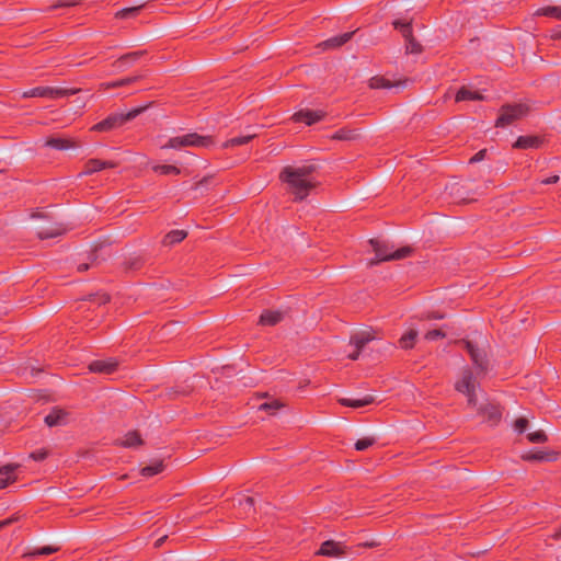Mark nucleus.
Returning a JSON list of instances; mask_svg holds the SVG:
<instances>
[{
  "label": "nucleus",
  "mask_w": 561,
  "mask_h": 561,
  "mask_svg": "<svg viewBox=\"0 0 561 561\" xmlns=\"http://www.w3.org/2000/svg\"><path fill=\"white\" fill-rule=\"evenodd\" d=\"M89 300L95 301L98 305H105L110 301V296L107 294L91 295Z\"/></svg>",
  "instance_id": "obj_46"
},
{
  "label": "nucleus",
  "mask_w": 561,
  "mask_h": 561,
  "mask_svg": "<svg viewBox=\"0 0 561 561\" xmlns=\"http://www.w3.org/2000/svg\"><path fill=\"white\" fill-rule=\"evenodd\" d=\"M485 154H486V149H481L473 157L470 158L469 162L470 163L480 162L485 158Z\"/></svg>",
  "instance_id": "obj_48"
},
{
  "label": "nucleus",
  "mask_w": 561,
  "mask_h": 561,
  "mask_svg": "<svg viewBox=\"0 0 561 561\" xmlns=\"http://www.w3.org/2000/svg\"><path fill=\"white\" fill-rule=\"evenodd\" d=\"M417 331L416 330H409L407 333H404L398 341L399 346L402 350H411L414 347L416 339H417Z\"/></svg>",
  "instance_id": "obj_27"
},
{
  "label": "nucleus",
  "mask_w": 561,
  "mask_h": 561,
  "mask_svg": "<svg viewBox=\"0 0 561 561\" xmlns=\"http://www.w3.org/2000/svg\"><path fill=\"white\" fill-rule=\"evenodd\" d=\"M241 505H247L249 507H252L254 505V499L251 496H245L243 501L240 502Z\"/></svg>",
  "instance_id": "obj_51"
},
{
  "label": "nucleus",
  "mask_w": 561,
  "mask_h": 561,
  "mask_svg": "<svg viewBox=\"0 0 561 561\" xmlns=\"http://www.w3.org/2000/svg\"><path fill=\"white\" fill-rule=\"evenodd\" d=\"M213 142L214 141L210 136H201L196 133H190L183 136L170 138L162 148L180 149L183 147H209Z\"/></svg>",
  "instance_id": "obj_4"
},
{
  "label": "nucleus",
  "mask_w": 561,
  "mask_h": 561,
  "mask_svg": "<svg viewBox=\"0 0 561 561\" xmlns=\"http://www.w3.org/2000/svg\"><path fill=\"white\" fill-rule=\"evenodd\" d=\"M347 553V547L334 540H327L321 543L320 549L316 552L317 556L323 557H340Z\"/></svg>",
  "instance_id": "obj_10"
},
{
  "label": "nucleus",
  "mask_w": 561,
  "mask_h": 561,
  "mask_svg": "<svg viewBox=\"0 0 561 561\" xmlns=\"http://www.w3.org/2000/svg\"><path fill=\"white\" fill-rule=\"evenodd\" d=\"M360 354V351L356 350L348 354V358L352 360H356Z\"/></svg>",
  "instance_id": "obj_53"
},
{
  "label": "nucleus",
  "mask_w": 561,
  "mask_h": 561,
  "mask_svg": "<svg viewBox=\"0 0 561 561\" xmlns=\"http://www.w3.org/2000/svg\"><path fill=\"white\" fill-rule=\"evenodd\" d=\"M529 112V106L523 103L504 104L500 108V115L495 122V127H506L514 122L523 118Z\"/></svg>",
  "instance_id": "obj_5"
},
{
  "label": "nucleus",
  "mask_w": 561,
  "mask_h": 561,
  "mask_svg": "<svg viewBox=\"0 0 561 561\" xmlns=\"http://www.w3.org/2000/svg\"><path fill=\"white\" fill-rule=\"evenodd\" d=\"M322 111L301 110L293 115V119L297 123H305L310 126L324 117Z\"/></svg>",
  "instance_id": "obj_13"
},
{
  "label": "nucleus",
  "mask_w": 561,
  "mask_h": 561,
  "mask_svg": "<svg viewBox=\"0 0 561 561\" xmlns=\"http://www.w3.org/2000/svg\"><path fill=\"white\" fill-rule=\"evenodd\" d=\"M528 426V420L526 417H518L514 422V427L518 433H524Z\"/></svg>",
  "instance_id": "obj_45"
},
{
  "label": "nucleus",
  "mask_w": 561,
  "mask_h": 561,
  "mask_svg": "<svg viewBox=\"0 0 561 561\" xmlns=\"http://www.w3.org/2000/svg\"><path fill=\"white\" fill-rule=\"evenodd\" d=\"M152 171L159 174L169 175V174H180L181 170L171 164H156L152 167Z\"/></svg>",
  "instance_id": "obj_35"
},
{
  "label": "nucleus",
  "mask_w": 561,
  "mask_h": 561,
  "mask_svg": "<svg viewBox=\"0 0 561 561\" xmlns=\"http://www.w3.org/2000/svg\"><path fill=\"white\" fill-rule=\"evenodd\" d=\"M150 105H151V103H148L144 106L133 108L125 114H123V113L111 114L103 121L94 124L91 127V130L98 131V133H107L113 129H116V128L123 126L125 123L136 118L139 114L145 112Z\"/></svg>",
  "instance_id": "obj_2"
},
{
  "label": "nucleus",
  "mask_w": 561,
  "mask_h": 561,
  "mask_svg": "<svg viewBox=\"0 0 561 561\" xmlns=\"http://www.w3.org/2000/svg\"><path fill=\"white\" fill-rule=\"evenodd\" d=\"M283 320V313L277 310H264L259 319L261 325H276Z\"/></svg>",
  "instance_id": "obj_21"
},
{
  "label": "nucleus",
  "mask_w": 561,
  "mask_h": 561,
  "mask_svg": "<svg viewBox=\"0 0 561 561\" xmlns=\"http://www.w3.org/2000/svg\"><path fill=\"white\" fill-rule=\"evenodd\" d=\"M558 453L553 450H530L522 455L525 461H556Z\"/></svg>",
  "instance_id": "obj_14"
},
{
  "label": "nucleus",
  "mask_w": 561,
  "mask_h": 561,
  "mask_svg": "<svg viewBox=\"0 0 561 561\" xmlns=\"http://www.w3.org/2000/svg\"><path fill=\"white\" fill-rule=\"evenodd\" d=\"M373 340V336L368 332H359L351 336V344L355 346L356 350L360 351L365 347V345Z\"/></svg>",
  "instance_id": "obj_28"
},
{
  "label": "nucleus",
  "mask_w": 561,
  "mask_h": 561,
  "mask_svg": "<svg viewBox=\"0 0 561 561\" xmlns=\"http://www.w3.org/2000/svg\"><path fill=\"white\" fill-rule=\"evenodd\" d=\"M479 386L471 369L461 371V377L455 383V389L467 397L468 404L476 407L478 402L476 389Z\"/></svg>",
  "instance_id": "obj_6"
},
{
  "label": "nucleus",
  "mask_w": 561,
  "mask_h": 561,
  "mask_svg": "<svg viewBox=\"0 0 561 561\" xmlns=\"http://www.w3.org/2000/svg\"><path fill=\"white\" fill-rule=\"evenodd\" d=\"M405 42H407V53H409V54H420V53H422V46L414 38L413 35L410 38H405Z\"/></svg>",
  "instance_id": "obj_41"
},
{
  "label": "nucleus",
  "mask_w": 561,
  "mask_h": 561,
  "mask_svg": "<svg viewBox=\"0 0 561 561\" xmlns=\"http://www.w3.org/2000/svg\"><path fill=\"white\" fill-rule=\"evenodd\" d=\"M392 25L396 30H398L402 36L405 38L412 37L413 30H412V23L411 22H402L400 20H394L392 22Z\"/></svg>",
  "instance_id": "obj_33"
},
{
  "label": "nucleus",
  "mask_w": 561,
  "mask_h": 561,
  "mask_svg": "<svg viewBox=\"0 0 561 561\" xmlns=\"http://www.w3.org/2000/svg\"><path fill=\"white\" fill-rule=\"evenodd\" d=\"M118 363L114 359H96L89 364V370L95 374L111 375L116 371Z\"/></svg>",
  "instance_id": "obj_12"
},
{
  "label": "nucleus",
  "mask_w": 561,
  "mask_h": 561,
  "mask_svg": "<svg viewBox=\"0 0 561 561\" xmlns=\"http://www.w3.org/2000/svg\"><path fill=\"white\" fill-rule=\"evenodd\" d=\"M142 439H141V436L139 434V432L137 431H131V432H128L125 437H124V440L122 442V446L124 447H136V446H140L142 445Z\"/></svg>",
  "instance_id": "obj_31"
},
{
  "label": "nucleus",
  "mask_w": 561,
  "mask_h": 561,
  "mask_svg": "<svg viewBox=\"0 0 561 561\" xmlns=\"http://www.w3.org/2000/svg\"><path fill=\"white\" fill-rule=\"evenodd\" d=\"M314 171V165L285 167L279 174V180L288 185L289 192L297 201H302L316 187V182L311 179Z\"/></svg>",
  "instance_id": "obj_1"
},
{
  "label": "nucleus",
  "mask_w": 561,
  "mask_h": 561,
  "mask_svg": "<svg viewBox=\"0 0 561 561\" xmlns=\"http://www.w3.org/2000/svg\"><path fill=\"white\" fill-rule=\"evenodd\" d=\"M187 237V232L185 230H171L170 232H168L163 240H162V244L163 245H173V244H176V243H180L181 241H183L185 238Z\"/></svg>",
  "instance_id": "obj_25"
},
{
  "label": "nucleus",
  "mask_w": 561,
  "mask_h": 561,
  "mask_svg": "<svg viewBox=\"0 0 561 561\" xmlns=\"http://www.w3.org/2000/svg\"><path fill=\"white\" fill-rule=\"evenodd\" d=\"M48 456V451L46 449H37L33 453H31L30 457L34 459L35 461H42L46 459Z\"/></svg>",
  "instance_id": "obj_47"
},
{
  "label": "nucleus",
  "mask_w": 561,
  "mask_h": 561,
  "mask_svg": "<svg viewBox=\"0 0 561 561\" xmlns=\"http://www.w3.org/2000/svg\"><path fill=\"white\" fill-rule=\"evenodd\" d=\"M354 35V32H347L337 36H333L319 44L323 49L337 48L346 44Z\"/></svg>",
  "instance_id": "obj_15"
},
{
  "label": "nucleus",
  "mask_w": 561,
  "mask_h": 561,
  "mask_svg": "<svg viewBox=\"0 0 561 561\" xmlns=\"http://www.w3.org/2000/svg\"><path fill=\"white\" fill-rule=\"evenodd\" d=\"M253 135L234 137L226 141L225 147H236L249 144L253 139Z\"/></svg>",
  "instance_id": "obj_39"
},
{
  "label": "nucleus",
  "mask_w": 561,
  "mask_h": 561,
  "mask_svg": "<svg viewBox=\"0 0 561 561\" xmlns=\"http://www.w3.org/2000/svg\"><path fill=\"white\" fill-rule=\"evenodd\" d=\"M551 38L561 41V26H558L554 30H552Z\"/></svg>",
  "instance_id": "obj_50"
},
{
  "label": "nucleus",
  "mask_w": 561,
  "mask_h": 561,
  "mask_svg": "<svg viewBox=\"0 0 561 561\" xmlns=\"http://www.w3.org/2000/svg\"><path fill=\"white\" fill-rule=\"evenodd\" d=\"M45 146L56 150H67L76 147V144L67 138L50 137L46 139Z\"/></svg>",
  "instance_id": "obj_24"
},
{
  "label": "nucleus",
  "mask_w": 561,
  "mask_h": 561,
  "mask_svg": "<svg viewBox=\"0 0 561 561\" xmlns=\"http://www.w3.org/2000/svg\"><path fill=\"white\" fill-rule=\"evenodd\" d=\"M391 87H393V84L381 76H375L369 79V88L371 89H389Z\"/></svg>",
  "instance_id": "obj_36"
},
{
  "label": "nucleus",
  "mask_w": 561,
  "mask_h": 561,
  "mask_svg": "<svg viewBox=\"0 0 561 561\" xmlns=\"http://www.w3.org/2000/svg\"><path fill=\"white\" fill-rule=\"evenodd\" d=\"M458 344L462 345L465 350L468 352L473 365L480 369L481 371H485L488 368V359L485 352L477 347L471 341L469 340H460L457 342Z\"/></svg>",
  "instance_id": "obj_9"
},
{
  "label": "nucleus",
  "mask_w": 561,
  "mask_h": 561,
  "mask_svg": "<svg viewBox=\"0 0 561 561\" xmlns=\"http://www.w3.org/2000/svg\"><path fill=\"white\" fill-rule=\"evenodd\" d=\"M67 416L68 413L65 410L55 408L45 416L44 422L47 426L53 427L61 424Z\"/></svg>",
  "instance_id": "obj_22"
},
{
  "label": "nucleus",
  "mask_w": 561,
  "mask_h": 561,
  "mask_svg": "<svg viewBox=\"0 0 561 561\" xmlns=\"http://www.w3.org/2000/svg\"><path fill=\"white\" fill-rule=\"evenodd\" d=\"M445 336H446V334L442 330L435 329V330H431V331L426 332L424 337L428 341H433V340H437V339H444Z\"/></svg>",
  "instance_id": "obj_44"
},
{
  "label": "nucleus",
  "mask_w": 561,
  "mask_h": 561,
  "mask_svg": "<svg viewBox=\"0 0 561 561\" xmlns=\"http://www.w3.org/2000/svg\"><path fill=\"white\" fill-rule=\"evenodd\" d=\"M483 96L476 91H471L465 87L460 88L456 94V101H473V100H482Z\"/></svg>",
  "instance_id": "obj_29"
},
{
  "label": "nucleus",
  "mask_w": 561,
  "mask_h": 561,
  "mask_svg": "<svg viewBox=\"0 0 561 561\" xmlns=\"http://www.w3.org/2000/svg\"><path fill=\"white\" fill-rule=\"evenodd\" d=\"M369 243L371 244L376 254V257L369 261V266L377 265L385 261L401 260L408 257L412 253V249L410 247H402L393 251L392 247L378 240L371 239Z\"/></svg>",
  "instance_id": "obj_3"
},
{
  "label": "nucleus",
  "mask_w": 561,
  "mask_h": 561,
  "mask_svg": "<svg viewBox=\"0 0 561 561\" xmlns=\"http://www.w3.org/2000/svg\"><path fill=\"white\" fill-rule=\"evenodd\" d=\"M164 468L165 466L162 459L154 460L151 465L142 467L140 473L146 478H150L161 473L164 470Z\"/></svg>",
  "instance_id": "obj_26"
},
{
  "label": "nucleus",
  "mask_w": 561,
  "mask_h": 561,
  "mask_svg": "<svg viewBox=\"0 0 561 561\" xmlns=\"http://www.w3.org/2000/svg\"><path fill=\"white\" fill-rule=\"evenodd\" d=\"M80 92L78 88L65 89V88H53V87H36L24 91L22 93L23 99L28 98H44V99H59L64 96L75 95Z\"/></svg>",
  "instance_id": "obj_7"
},
{
  "label": "nucleus",
  "mask_w": 561,
  "mask_h": 561,
  "mask_svg": "<svg viewBox=\"0 0 561 561\" xmlns=\"http://www.w3.org/2000/svg\"><path fill=\"white\" fill-rule=\"evenodd\" d=\"M285 407V403L278 399H274L270 402H264L259 405V410L266 412L268 415H275L278 410Z\"/></svg>",
  "instance_id": "obj_30"
},
{
  "label": "nucleus",
  "mask_w": 561,
  "mask_h": 561,
  "mask_svg": "<svg viewBox=\"0 0 561 561\" xmlns=\"http://www.w3.org/2000/svg\"><path fill=\"white\" fill-rule=\"evenodd\" d=\"M431 318H433V319H443V318H444V316H443V314H440V313H438V312H433V313H432V316H431Z\"/></svg>",
  "instance_id": "obj_58"
},
{
  "label": "nucleus",
  "mask_w": 561,
  "mask_h": 561,
  "mask_svg": "<svg viewBox=\"0 0 561 561\" xmlns=\"http://www.w3.org/2000/svg\"><path fill=\"white\" fill-rule=\"evenodd\" d=\"M378 546H379V543L376 541H367V542H363L359 545V547H364V548H375Z\"/></svg>",
  "instance_id": "obj_52"
},
{
  "label": "nucleus",
  "mask_w": 561,
  "mask_h": 561,
  "mask_svg": "<svg viewBox=\"0 0 561 561\" xmlns=\"http://www.w3.org/2000/svg\"><path fill=\"white\" fill-rule=\"evenodd\" d=\"M14 519L13 518H7L4 520H1L0 522V529L7 527L8 525H10Z\"/></svg>",
  "instance_id": "obj_55"
},
{
  "label": "nucleus",
  "mask_w": 561,
  "mask_h": 561,
  "mask_svg": "<svg viewBox=\"0 0 561 561\" xmlns=\"http://www.w3.org/2000/svg\"><path fill=\"white\" fill-rule=\"evenodd\" d=\"M376 443L374 437H363L355 443V449L358 451L366 450Z\"/></svg>",
  "instance_id": "obj_42"
},
{
  "label": "nucleus",
  "mask_w": 561,
  "mask_h": 561,
  "mask_svg": "<svg viewBox=\"0 0 561 561\" xmlns=\"http://www.w3.org/2000/svg\"><path fill=\"white\" fill-rule=\"evenodd\" d=\"M140 9H141V5L140 7H133V8L122 9V10H119L116 13V18H118V19H127L129 16H135V15L138 14Z\"/></svg>",
  "instance_id": "obj_43"
},
{
  "label": "nucleus",
  "mask_w": 561,
  "mask_h": 561,
  "mask_svg": "<svg viewBox=\"0 0 561 561\" xmlns=\"http://www.w3.org/2000/svg\"><path fill=\"white\" fill-rule=\"evenodd\" d=\"M551 538L554 540L561 539V526L551 535Z\"/></svg>",
  "instance_id": "obj_54"
},
{
  "label": "nucleus",
  "mask_w": 561,
  "mask_h": 561,
  "mask_svg": "<svg viewBox=\"0 0 561 561\" xmlns=\"http://www.w3.org/2000/svg\"><path fill=\"white\" fill-rule=\"evenodd\" d=\"M536 15H543L554 18L557 20H561V7L558 5H548L540 8L536 11Z\"/></svg>",
  "instance_id": "obj_32"
},
{
  "label": "nucleus",
  "mask_w": 561,
  "mask_h": 561,
  "mask_svg": "<svg viewBox=\"0 0 561 561\" xmlns=\"http://www.w3.org/2000/svg\"><path fill=\"white\" fill-rule=\"evenodd\" d=\"M164 539H165V537L158 539L156 542V547H160L162 545V542L164 541Z\"/></svg>",
  "instance_id": "obj_59"
},
{
  "label": "nucleus",
  "mask_w": 561,
  "mask_h": 561,
  "mask_svg": "<svg viewBox=\"0 0 561 561\" xmlns=\"http://www.w3.org/2000/svg\"><path fill=\"white\" fill-rule=\"evenodd\" d=\"M144 264L145 260L141 256H134L124 262V267L126 271H138Z\"/></svg>",
  "instance_id": "obj_37"
},
{
  "label": "nucleus",
  "mask_w": 561,
  "mask_h": 561,
  "mask_svg": "<svg viewBox=\"0 0 561 561\" xmlns=\"http://www.w3.org/2000/svg\"><path fill=\"white\" fill-rule=\"evenodd\" d=\"M208 182V179L207 178H204L203 180H201L199 182H197L194 186V188H198L199 186L206 184Z\"/></svg>",
  "instance_id": "obj_56"
},
{
  "label": "nucleus",
  "mask_w": 561,
  "mask_h": 561,
  "mask_svg": "<svg viewBox=\"0 0 561 561\" xmlns=\"http://www.w3.org/2000/svg\"><path fill=\"white\" fill-rule=\"evenodd\" d=\"M503 414V408L499 403L488 402L478 408V415L490 426H496Z\"/></svg>",
  "instance_id": "obj_8"
},
{
  "label": "nucleus",
  "mask_w": 561,
  "mask_h": 561,
  "mask_svg": "<svg viewBox=\"0 0 561 561\" xmlns=\"http://www.w3.org/2000/svg\"><path fill=\"white\" fill-rule=\"evenodd\" d=\"M542 139L539 136H519L514 142L513 147L516 149L539 148Z\"/></svg>",
  "instance_id": "obj_17"
},
{
  "label": "nucleus",
  "mask_w": 561,
  "mask_h": 561,
  "mask_svg": "<svg viewBox=\"0 0 561 561\" xmlns=\"http://www.w3.org/2000/svg\"><path fill=\"white\" fill-rule=\"evenodd\" d=\"M57 551H59V547L45 546V547H42V548L34 549L33 551H31L28 553V556L30 557L48 556V554L55 553Z\"/></svg>",
  "instance_id": "obj_40"
},
{
  "label": "nucleus",
  "mask_w": 561,
  "mask_h": 561,
  "mask_svg": "<svg viewBox=\"0 0 561 561\" xmlns=\"http://www.w3.org/2000/svg\"><path fill=\"white\" fill-rule=\"evenodd\" d=\"M330 138L332 140L351 141V140H356L357 138H359V133L357 129L342 127V128L337 129L335 133H333Z\"/></svg>",
  "instance_id": "obj_23"
},
{
  "label": "nucleus",
  "mask_w": 561,
  "mask_h": 561,
  "mask_svg": "<svg viewBox=\"0 0 561 561\" xmlns=\"http://www.w3.org/2000/svg\"><path fill=\"white\" fill-rule=\"evenodd\" d=\"M527 439L533 444H542L548 440V436L542 430H538L536 432L528 433Z\"/></svg>",
  "instance_id": "obj_38"
},
{
  "label": "nucleus",
  "mask_w": 561,
  "mask_h": 561,
  "mask_svg": "<svg viewBox=\"0 0 561 561\" xmlns=\"http://www.w3.org/2000/svg\"><path fill=\"white\" fill-rule=\"evenodd\" d=\"M88 268H89V264L83 263V264L78 265V272H84Z\"/></svg>",
  "instance_id": "obj_57"
},
{
  "label": "nucleus",
  "mask_w": 561,
  "mask_h": 561,
  "mask_svg": "<svg viewBox=\"0 0 561 561\" xmlns=\"http://www.w3.org/2000/svg\"><path fill=\"white\" fill-rule=\"evenodd\" d=\"M118 167V162L116 161H105L101 159H89L81 171L80 175H91L95 172L102 171L104 169H114Z\"/></svg>",
  "instance_id": "obj_11"
},
{
  "label": "nucleus",
  "mask_w": 561,
  "mask_h": 561,
  "mask_svg": "<svg viewBox=\"0 0 561 561\" xmlns=\"http://www.w3.org/2000/svg\"><path fill=\"white\" fill-rule=\"evenodd\" d=\"M142 78H144L142 75H136V76L126 77V78H123L119 80H115L112 82H103L99 85V90H110V89L129 85V84L140 81Z\"/></svg>",
  "instance_id": "obj_16"
},
{
  "label": "nucleus",
  "mask_w": 561,
  "mask_h": 561,
  "mask_svg": "<svg viewBox=\"0 0 561 561\" xmlns=\"http://www.w3.org/2000/svg\"><path fill=\"white\" fill-rule=\"evenodd\" d=\"M267 396H268V394L265 392V393H263L261 397H262V398H266Z\"/></svg>",
  "instance_id": "obj_60"
},
{
  "label": "nucleus",
  "mask_w": 561,
  "mask_h": 561,
  "mask_svg": "<svg viewBox=\"0 0 561 561\" xmlns=\"http://www.w3.org/2000/svg\"><path fill=\"white\" fill-rule=\"evenodd\" d=\"M559 175H551L549 178H546L541 180V184L548 185V184H556L559 181Z\"/></svg>",
  "instance_id": "obj_49"
},
{
  "label": "nucleus",
  "mask_w": 561,
  "mask_h": 561,
  "mask_svg": "<svg viewBox=\"0 0 561 561\" xmlns=\"http://www.w3.org/2000/svg\"><path fill=\"white\" fill-rule=\"evenodd\" d=\"M67 231V228L61 224H54L51 227L48 228H41L37 231V237L42 240L56 238L61 234H64Z\"/></svg>",
  "instance_id": "obj_20"
},
{
  "label": "nucleus",
  "mask_w": 561,
  "mask_h": 561,
  "mask_svg": "<svg viewBox=\"0 0 561 561\" xmlns=\"http://www.w3.org/2000/svg\"><path fill=\"white\" fill-rule=\"evenodd\" d=\"M374 402H375V398L371 394H366L360 399H348V398L339 399V403L341 405L353 408V409L363 408V407L369 405Z\"/></svg>",
  "instance_id": "obj_19"
},
{
  "label": "nucleus",
  "mask_w": 561,
  "mask_h": 561,
  "mask_svg": "<svg viewBox=\"0 0 561 561\" xmlns=\"http://www.w3.org/2000/svg\"><path fill=\"white\" fill-rule=\"evenodd\" d=\"M15 465H7L0 468V490L5 489L9 484L15 482Z\"/></svg>",
  "instance_id": "obj_18"
},
{
  "label": "nucleus",
  "mask_w": 561,
  "mask_h": 561,
  "mask_svg": "<svg viewBox=\"0 0 561 561\" xmlns=\"http://www.w3.org/2000/svg\"><path fill=\"white\" fill-rule=\"evenodd\" d=\"M146 54L145 50H138V51H133V53H127L123 56H121L115 62H114V66L116 65H124L126 62H134V61H137L141 56H144Z\"/></svg>",
  "instance_id": "obj_34"
}]
</instances>
